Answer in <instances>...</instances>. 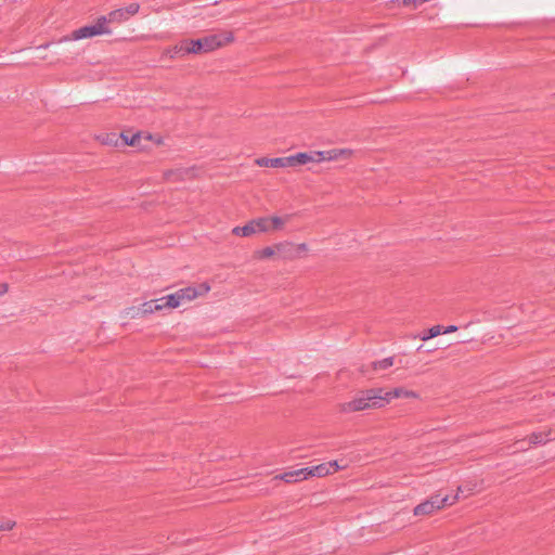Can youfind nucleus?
<instances>
[{
  "instance_id": "f257e3e1",
  "label": "nucleus",
  "mask_w": 555,
  "mask_h": 555,
  "mask_svg": "<svg viewBox=\"0 0 555 555\" xmlns=\"http://www.w3.org/2000/svg\"><path fill=\"white\" fill-rule=\"evenodd\" d=\"M233 40L234 36L231 31H220L198 39H183L168 47L164 51V54L171 60L177 57L182 59L190 54H206L230 44Z\"/></svg>"
},
{
  "instance_id": "f03ea898",
  "label": "nucleus",
  "mask_w": 555,
  "mask_h": 555,
  "mask_svg": "<svg viewBox=\"0 0 555 555\" xmlns=\"http://www.w3.org/2000/svg\"><path fill=\"white\" fill-rule=\"evenodd\" d=\"M384 406L382 388H370L359 391L349 401L340 403L338 409L341 413H356Z\"/></svg>"
},
{
  "instance_id": "7ed1b4c3",
  "label": "nucleus",
  "mask_w": 555,
  "mask_h": 555,
  "mask_svg": "<svg viewBox=\"0 0 555 555\" xmlns=\"http://www.w3.org/2000/svg\"><path fill=\"white\" fill-rule=\"evenodd\" d=\"M299 166L320 164L324 162H349L356 156V151L349 147H335L326 151L296 153Z\"/></svg>"
},
{
  "instance_id": "20e7f679",
  "label": "nucleus",
  "mask_w": 555,
  "mask_h": 555,
  "mask_svg": "<svg viewBox=\"0 0 555 555\" xmlns=\"http://www.w3.org/2000/svg\"><path fill=\"white\" fill-rule=\"evenodd\" d=\"M291 219L292 215H271L250 219L245 223V236L282 231Z\"/></svg>"
},
{
  "instance_id": "39448f33",
  "label": "nucleus",
  "mask_w": 555,
  "mask_h": 555,
  "mask_svg": "<svg viewBox=\"0 0 555 555\" xmlns=\"http://www.w3.org/2000/svg\"><path fill=\"white\" fill-rule=\"evenodd\" d=\"M112 29L107 26L106 16H100L93 24L82 26L64 37L63 41H78L96 36L111 35Z\"/></svg>"
},
{
  "instance_id": "423d86ee",
  "label": "nucleus",
  "mask_w": 555,
  "mask_h": 555,
  "mask_svg": "<svg viewBox=\"0 0 555 555\" xmlns=\"http://www.w3.org/2000/svg\"><path fill=\"white\" fill-rule=\"evenodd\" d=\"M210 291V285L206 282L201 283L196 286H188L184 288H180L177 292L172 293L176 301L177 308L181 307L184 304L191 302L198 297L206 296Z\"/></svg>"
},
{
  "instance_id": "0eeeda50",
  "label": "nucleus",
  "mask_w": 555,
  "mask_h": 555,
  "mask_svg": "<svg viewBox=\"0 0 555 555\" xmlns=\"http://www.w3.org/2000/svg\"><path fill=\"white\" fill-rule=\"evenodd\" d=\"M291 243L280 242L272 245H267L256 249L251 254V259L256 261H268L279 259L287 250Z\"/></svg>"
},
{
  "instance_id": "6e6552de",
  "label": "nucleus",
  "mask_w": 555,
  "mask_h": 555,
  "mask_svg": "<svg viewBox=\"0 0 555 555\" xmlns=\"http://www.w3.org/2000/svg\"><path fill=\"white\" fill-rule=\"evenodd\" d=\"M382 397H383L385 405L389 404L393 399H398V398L415 399V400H418L421 398L418 392H416L412 389H408L402 386L395 387L390 390H385L384 388H382Z\"/></svg>"
},
{
  "instance_id": "1a4fd4ad",
  "label": "nucleus",
  "mask_w": 555,
  "mask_h": 555,
  "mask_svg": "<svg viewBox=\"0 0 555 555\" xmlns=\"http://www.w3.org/2000/svg\"><path fill=\"white\" fill-rule=\"evenodd\" d=\"M341 468L343 467L338 464L337 461H330L315 466L307 467V470L309 472V478H323L338 472Z\"/></svg>"
},
{
  "instance_id": "9d476101",
  "label": "nucleus",
  "mask_w": 555,
  "mask_h": 555,
  "mask_svg": "<svg viewBox=\"0 0 555 555\" xmlns=\"http://www.w3.org/2000/svg\"><path fill=\"white\" fill-rule=\"evenodd\" d=\"M155 312H159V311L157 308L156 300L153 299V300L145 301L140 306L130 307L126 310L125 313L127 317L134 319V318H142V317H145L149 314H153Z\"/></svg>"
},
{
  "instance_id": "9b49d317",
  "label": "nucleus",
  "mask_w": 555,
  "mask_h": 555,
  "mask_svg": "<svg viewBox=\"0 0 555 555\" xmlns=\"http://www.w3.org/2000/svg\"><path fill=\"white\" fill-rule=\"evenodd\" d=\"M119 137L127 146L137 147L141 152L149 150V146L144 144L143 131H137L132 134H130L129 131H122Z\"/></svg>"
},
{
  "instance_id": "f8f14e48",
  "label": "nucleus",
  "mask_w": 555,
  "mask_h": 555,
  "mask_svg": "<svg viewBox=\"0 0 555 555\" xmlns=\"http://www.w3.org/2000/svg\"><path fill=\"white\" fill-rule=\"evenodd\" d=\"M309 479V472L307 467L287 470L282 474L274 476L273 480H282L286 483H295Z\"/></svg>"
},
{
  "instance_id": "ddd939ff",
  "label": "nucleus",
  "mask_w": 555,
  "mask_h": 555,
  "mask_svg": "<svg viewBox=\"0 0 555 555\" xmlns=\"http://www.w3.org/2000/svg\"><path fill=\"white\" fill-rule=\"evenodd\" d=\"M552 434V430L551 428H547L545 430H541V431H535V433H532L530 434L526 440L530 443V444H540V443H545L550 440V436Z\"/></svg>"
},
{
  "instance_id": "4468645a",
  "label": "nucleus",
  "mask_w": 555,
  "mask_h": 555,
  "mask_svg": "<svg viewBox=\"0 0 555 555\" xmlns=\"http://www.w3.org/2000/svg\"><path fill=\"white\" fill-rule=\"evenodd\" d=\"M96 140L103 145L117 147L119 145L120 137L115 132H106L99 134Z\"/></svg>"
},
{
  "instance_id": "2eb2a0df",
  "label": "nucleus",
  "mask_w": 555,
  "mask_h": 555,
  "mask_svg": "<svg viewBox=\"0 0 555 555\" xmlns=\"http://www.w3.org/2000/svg\"><path fill=\"white\" fill-rule=\"evenodd\" d=\"M435 513H437L436 508H434L433 504L427 499L417 504L413 509L415 516H430Z\"/></svg>"
},
{
  "instance_id": "dca6fc26",
  "label": "nucleus",
  "mask_w": 555,
  "mask_h": 555,
  "mask_svg": "<svg viewBox=\"0 0 555 555\" xmlns=\"http://www.w3.org/2000/svg\"><path fill=\"white\" fill-rule=\"evenodd\" d=\"M157 304L158 311H163L165 309H176V301L172 294H168L160 298L155 299Z\"/></svg>"
},
{
  "instance_id": "f3484780",
  "label": "nucleus",
  "mask_w": 555,
  "mask_h": 555,
  "mask_svg": "<svg viewBox=\"0 0 555 555\" xmlns=\"http://www.w3.org/2000/svg\"><path fill=\"white\" fill-rule=\"evenodd\" d=\"M255 163L260 167H270V168H283L282 157H260L255 160Z\"/></svg>"
},
{
  "instance_id": "a211bd4d",
  "label": "nucleus",
  "mask_w": 555,
  "mask_h": 555,
  "mask_svg": "<svg viewBox=\"0 0 555 555\" xmlns=\"http://www.w3.org/2000/svg\"><path fill=\"white\" fill-rule=\"evenodd\" d=\"M106 21H107V25L109 23H124L126 21H128V17L126 16V13H125V10L121 8V9H117V10H114L112 11L107 16H106Z\"/></svg>"
},
{
  "instance_id": "6ab92c4d",
  "label": "nucleus",
  "mask_w": 555,
  "mask_h": 555,
  "mask_svg": "<svg viewBox=\"0 0 555 555\" xmlns=\"http://www.w3.org/2000/svg\"><path fill=\"white\" fill-rule=\"evenodd\" d=\"M143 140L144 144H146V142H153L157 146H164L166 143V140L163 135L149 131H143Z\"/></svg>"
},
{
  "instance_id": "aec40b11",
  "label": "nucleus",
  "mask_w": 555,
  "mask_h": 555,
  "mask_svg": "<svg viewBox=\"0 0 555 555\" xmlns=\"http://www.w3.org/2000/svg\"><path fill=\"white\" fill-rule=\"evenodd\" d=\"M395 364V358L389 357L372 363V367L375 372L385 371Z\"/></svg>"
},
{
  "instance_id": "412c9836",
  "label": "nucleus",
  "mask_w": 555,
  "mask_h": 555,
  "mask_svg": "<svg viewBox=\"0 0 555 555\" xmlns=\"http://www.w3.org/2000/svg\"><path fill=\"white\" fill-rule=\"evenodd\" d=\"M16 527V521L12 518L0 516V532L11 531Z\"/></svg>"
},
{
  "instance_id": "4be33fe9",
  "label": "nucleus",
  "mask_w": 555,
  "mask_h": 555,
  "mask_svg": "<svg viewBox=\"0 0 555 555\" xmlns=\"http://www.w3.org/2000/svg\"><path fill=\"white\" fill-rule=\"evenodd\" d=\"M436 508L437 512L443 509L446 507V499H441L440 494L436 493L427 499Z\"/></svg>"
},
{
  "instance_id": "5701e85b",
  "label": "nucleus",
  "mask_w": 555,
  "mask_h": 555,
  "mask_svg": "<svg viewBox=\"0 0 555 555\" xmlns=\"http://www.w3.org/2000/svg\"><path fill=\"white\" fill-rule=\"evenodd\" d=\"M283 168L299 167L297 154L282 157Z\"/></svg>"
},
{
  "instance_id": "b1692460",
  "label": "nucleus",
  "mask_w": 555,
  "mask_h": 555,
  "mask_svg": "<svg viewBox=\"0 0 555 555\" xmlns=\"http://www.w3.org/2000/svg\"><path fill=\"white\" fill-rule=\"evenodd\" d=\"M464 493V489L462 487H457L456 493L453 496H441V499H446V507L454 505L461 498V494Z\"/></svg>"
},
{
  "instance_id": "393cba45",
  "label": "nucleus",
  "mask_w": 555,
  "mask_h": 555,
  "mask_svg": "<svg viewBox=\"0 0 555 555\" xmlns=\"http://www.w3.org/2000/svg\"><path fill=\"white\" fill-rule=\"evenodd\" d=\"M461 487L464 489V493H467V495L479 491L478 482L474 480L467 481L464 486Z\"/></svg>"
},
{
  "instance_id": "a878e982",
  "label": "nucleus",
  "mask_w": 555,
  "mask_h": 555,
  "mask_svg": "<svg viewBox=\"0 0 555 555\" xmlns=\"http://www.w3.org/2000/svg\"><path fill=\"white\" fill-rule=\"evenodd\" d=\"M442 334V327L440 325H435L428 330L427 335L422 337L423 340H427L429 338H434Z\"/></svg>"
},
{
  "instance_id": "bb28decb",
  "label": "nucleus",
  "mask_w": 555,
  "mask_h": 555,
  "mask_svg": "<svg viewBox=\"0 0 555 555\" xmlns=\"http://www.w3.org/2000/svg\"><path fill=\"white\" fill-rule=\"evenodd\" d=\"M122 9L125 10L126 16L129 20L131 16H134L139 12L140 5H139V3L133 2Z\"/></svg>"
},
{
  "instance_id": "cd10ccee",
  "label": "nucleus",
  "mask_w": 555,
  "mask_h": 555,
  "mask_svg": "<svg viewBox=\"0 0 555 555\" xmlns=\"http://www.w3.org/2000/svg\"><path fill=\"white\" fill-rule=\"evenodd\" d=\"M8 283H0V297L4 296L9 292Z\"/></svg>"
},
{
  "instance_id": "c85d7f7f",
  "label": "nucleus",
  "mask_w": 555,
  "mask_h": 555,
  "mask_svg": "<svg viewBox=\"0 0 555 555\" xmlns=\"http://www.w3.org/2000/svg\"><path fill=\"white\" fill-rule=\"evenodd\" d=\"M456 331H457V327L455 325H450V326L446 327L444 330H442V334H449V333H453Z\"/></svg>"
},
{
  "instance_id": "c756f323",
  "label": "nucleus",
  "mask_w": 555,
  "mask_h": 555,
  "mask_svg": "<svg viewBox=\"0 0 555 555\" xmlns=\"http://www.w3.org/2000/svg\"><path fill=\"white\" fill-rule=\"evenodd\" d=\"M298 249H299V250H307V249H308V246H307V244L302 243V244H299V245H298Z\"/></svg>"
}]
</instances>
